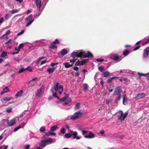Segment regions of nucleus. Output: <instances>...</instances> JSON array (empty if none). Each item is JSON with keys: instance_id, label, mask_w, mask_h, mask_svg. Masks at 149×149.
I'll return each mask as SVG.
<instances>
[{"instance_id": "1", "label": "nucleus", "mask_w": 149, "mask_h": 149, "mask_svg": "<svg viewBox=\"0 0 149 149\" xmlns=\"http://www.w3.org/2000/svg\"><path fill=\"white\" fill-rule=\"evenodd\" d=\"M59 83L56 82L54 83V88L55 91L58 92L60 95L62 94L63 91V86L62 85L58 86Z\"/></svg>"}, {"instance_id": "2", "label": "nucleus", "mask_w": 149, "mask_h": 149, "mask_svg": "<svg viewBox=\"0 0 149 149\" xmlns=\"http://www.w3.org/2000/svg\"><path fill=\"white\" fill-rule=\"evenodd\" d=\"M21 117H17L15 118H13L10 121H7L6 119H4L3 120V123L7 122V125L8 126H11L17 123V121L19 120Z\"/></svg>"}, {"instance_id": "3", "label": "nucleus", "mask_w": 149, "mask_h": 149, "mask_svg": "<svg viewBox=\"0 0 149 149\" xmlns=\"http://www.w3.org/2000/svg\"><path fill=\"white\" fill-rule=\"evenodd\" d=\"M69 95H66L61 100L60 102L65 101L64 102L65 104V105H70L71 102V100L70 98L67 99ZM62 104L63 105L64 104V103L63 102Z\"/></svg>"}, {"instance_id": "4", "label": "nucleus", "mask_w": 149, "mask_h": 149, "mask_svg": "<svg viewBox=\"0 0 149 149\" xmlns=\"http://www.w3.org/2000/svg\"><path fill=\"white\" fill-rule=\"evenodd\" d=\"M32 15L31 14L29 16L26 18L25 21L27 23L26 24L25 26L27 27L30 25L31 23L33 22L34 19H32Z\"/></svg>"}, {"instance_id": "5", "label": "nucleus", "mask_w": 149, "mask_h": 149, "mask_svg": "<svg viewBox=\"0 0 149 149\" xmlns=\"http://www.w3.org/2000/svg\"><path fill=\"white\" fill-rule=\"evenodd\" d=\"M83 54V52L78 51L77 52H73L71 54L70 56L75 58L76 57L79 58L81 57Z\"/></svg>"}, {"instance_id": "6", "label": "nucleus", "mask_w": 149, "mask_h": 149, "mask_svg": "<svg viewBox=\"0 0 149 149\" xmlns=\"http://www.w3.org/2000/svg\"><path fill=\"white\" fill-rule=\"evenodd\" d=\"M44 86H42L38 90H37L36 93V96L39 97H41L42 96V93L44 92Z\"/></svg>"}, {"instance_id": "7", "label": "nucleus", "mask_w": 149, "mask_h": 149, "mask_svg": "<svg viewBox=\"0 0 149 149\" xmlns=\"http://www.w3.org/2000/svg\"><path fill=\"white\" fill-rule=\"evenodd\" d=\"M110 58L115 61H117V62H119L122 60L121 57H119V56L116 54L112 55L110 57Z\"/></svg>"}, {"instance_id": "8", "label": "nucleus", "mask_w": 149, "mask_h": 149, "mask_svg": "<svg viewBox=\"0 0 149 149\" xmlns=\"http://www.w3.org/2000/svg\"><path fill=\"white\" fill-rule=\"evenodd\" d=\"M119 113L120 114V116L118 118V119L120 120H124L128 115V113L127 112L125 113L124 114H123L121 111H119Z\"/></svg>"}, {"instance_id": "9", "label": "nucleus", "mask_w": 149, "mask_h": 149, "mask_svg": "<svg viewBox=\"0 0 149 149\" xmlns=\"http://www.w3.org/2000/svg\"><path fill=\"white\" fill-rule=\"evenodd\" d=\"M81 115L82 113H81L80 111H79L75 112L74 115L71 117V118L72 120H75L81 116Z\"/></svg>"}, {"instance_id": "10", "label": "nucleus", "mask_w": 149, "mask_h": 149, "mask_svg": "<svg viewBox=\"0 0 149 149\" xmlns=\"http://www.w3.org/2000/svg\"><path fill=\"white\" fill-rule=\"evenodd\" d=\"M122 91L121 87L120 86H118L116 87L114 92V95H117L121 93Z\"/></svg>"}, {"instance_id": "11", "label": "nucleus", "mask_w": 149, "mask_h": 149, "mask_svg": "<svg viewBox=\"0 0 149 149\" xmlns=\"http://www.w3.org/2000/svg\"><path fill=\"white\" fill-rule=\"evenodd\" d=\"M95 137V135L91 131L89 132V134L88 135L85 136V138L88 139H91L94 138Z\"/></svg>"}, {"instance_id": "12", "label": "nucleus", "mask_w": 149, "mask_h": 149, "mask_svg": "<svg viewBox=\"0 0 149 149\" xmlns=\"http://www.w3.org/2000/svg\"><path fill=\"white\" fill-rule=\"evenodd\" d=\"M70 133H71L72 134V135L74 137V139H76L77 140L80 139L81 138L78 136H77L78 133L76 131H70Z\"/></svg>"}, {"instance_id": "13", "label": "nucleus", "mask_w": 149, "mask_h": 149, "mask_svg": "<svg viewBox=\"0 0 149 149\" xmlns=\"http://www.w3.org/2000/svg\"><path fill=\"white\" fill-rule=\"evenodd\" d=\"M27 70L29 71L30 72H31L32 71V69L31 68V67H29L26 68H22L19 69V71H18L19 73H21L22 72L25 70Z\"/></svg>"}, {"instance_id": "14", "label": "nucleus", "mask_w": 149, "mask_h": 149, "mask_svg": "<svg viewBox=\"0 0 149 149\" xmlns=\"http://www.w3.org/2000/svg\"><path fill=\"white\" fill-rule=\"evenodd\" d=\"M149 55V47H147L144 50L143 53V57L145 58Z\"/></svg>"}, {"instance_id": "15", "label": "nucleus", "mask_w": 149, "mask_h": 149, "mask_svg": "<svg viewBox=\"0 0 149 149\" xmlns=\"http://www.w3.org/2000/svg\"><path fill=\"white\" fill-rule=\"evenodd\" d=\"M84 58H92L93 57V55L89 51L87 52V53H85L84 54V52H83V55Z\"/></svg>"}, {"instance_id": "16", "label": "nucleus", "mask_w": 149, "mask_h": 149, "mask_svg": "<svg viewBox=\"0 0 149 149\" xmlns=\"http://www.w3.org/2000/svg\"><path fill=\"white\" fill-rule=\"evenodd\" d=\"M146 96V94L145 93H139L136 96L135 98L136 100H138L141 99V98L145 97Z\"/></svg>"}, {"instance_id": "17", "label": "nucleus", "mask_w": 149, "mask_h": 149, "mask_svg": "<svg viewBox=\"0 0 149 149\" xmlns=\"http://www.w3.org/2000/svg\"><path fill=\"white\" fill-rule=\"evenodd\" d=\"M46 141L44 140H42L40 142V145L43 148H44L46 146L47 144Z\"/></svg>"}, {"instance_id": "18", "label": "nucleus", "mask_w": 149, "mask_h": 149, "mask_svg": "<svg viewBox=\"0 0 149 149\" xmlns=\"http://www.w3.org/2000/svg\"><path fill=\"white\" fill-rule=\"evenodd\" d=\"M36 3L37 6L39 7V10H40V8L41 6V0H36Z\"/></svg>"}, {"instance_id": "19", "label": "nucleus", "mask_w": 149, "mask_h": 149, "mask_svg": "<svg viewBox=\"0 0 149 149\" xmlns=\"http://www.w3.org/2000/svg\"><path fill=\"white\" fill-rule=\"evenodd\" d=\"M127 97L125 95H124L123 99V104L125 105L127 103Z\"/></svg>"}, {"instance_id": "20", "label": "nucleus", "mask_w": 149, "mask_h": 149, "mask_svg": "<svg viewBox=\"0 0 149 149\" xmlns=\"http://www.w3.org/2000/svg\"><path fill=\"white\" fill-rule=\"evenodd\" d=\"M20 11V9H14L11 10L10 11V12L12 14H14L15 13H17L18 12Z\"/></svg>"}, {"instance_id": "21", "label": "nucleus", "mask_w": 149, "mask_h": 149, "mask_svg": "<svg viewBox=\"0 0 149 149\" xmlns=\"http://www.w3.org/2000/svg\"><path fill=\"white\" fill-rule=\"evenodd\" d=\"M10 33V31L9 30H8L6 33L3 35L1 37V38H7V35H8Z\"/></svg>"}, {"instance_id": "22", "label": "nucleus", "mask_w": 149, "mask_h": 149, "mask_svg": "<svg viewBox=\"0 0 149 149\" xmlns=\"http://www.w3.org/2000/svg\"><path fill=\"white\" fill-rule=\"evenodd\" d=\"M12 99V97L10 96L6 97L3 98V100L5 101L8 102L10 100Z\"/></svg>"}, {"instance_id": "23", "label": "nucleus", "mask_w": 149, "mask_h": 149, "mask_svg": "<svg viewBox=\"0 0 149 149\" xmlns=\"http://www.w3.org/2000/svg\"><path fill=\"white\" fill-rule=\"evenodd\" d=\"M55 69L56 68H49L47 70V72L49 74L53 73Z\"/></svg>"}, {"instance_id": "24", "label": "nucleus", "mask_w": 149, "mask_h": 149, "mask_svg": "<svg viewBox=\"0 0 149 149\" xmlns=\"http://www.w3.org/2000/svg\"><path fill=\"white\" fill-rule=\"evenodd\" d=\"M23 93V91L22 90H21L20 91H19L15 95V96L16 97H20L22 96Z\"/></svg>"}, {"instance_id": "25", "label": "nucleus", "mask_w": 149, "mask_h": 149, "mask_svg": "<svg viewBox=\"0 0 149 149\" xmlns=\"http://www.w3.org/2000/svg\"><path fill=\"white\" fill-rule=\"evenodd\" d=\"M61 53L62 55H64L68 53V51L65 49H63L62 50Z\"/></svg>"}, {"instance_id": "26", "label": "nucleus", "mask_w": 149, "mask_h": 149, "mask_svg": "<svg viewBox=\"0 0 149 149\" xmlns=\"http://www.w3.org/2000/svg\"><path fill=\"white\" fill-rule=\"evenodd\" d=\"M72 134L71 133H66L65 134V138H70L72 136Z\"/></svg>"}, {"instance_id": "27", "label": "nucleus", "mask_w": 149, "mask_h": 149, "mask_svg": "<svg viewBox=\"0 0 149 149\" xmlns=\"http://www.w3.org/2000/svg\"><path fill=\"white\" fill-rule=\"evenodd\" d=\"M83 65V64L82 61H78L75 64V65L76 66L82 65Z\"/></svg>"}, {"instance_id": "28", "label": "nucleus", "mask_w": 149, "mask_h": 149, "mask_svg": "<svg viewBox=\"0 0 149 149\" xmlns=\"http://www.w3.org/2000/svg\"><path fill=\"white\" fill-rule=\"evenodd\" d=\"M57 128V126L54 125L51 127L50 130L51 131L54 132L56 130Z\"/></svg>"}, {"instance_id": "29", "label": "nucleus", "mask_w": 149, "mask_h": 149, "mask_svg": "<svg viewBox=\"0 0 149 149\" xmlns=\"http://www.w3.org/2000/svg\"><path fill=\"white\" fill-rule=\"evenodd\" d=\"M46 142L47 143H52L53 141V139L51 138H49L47 139L46 140Z\"/></svg>"}, {"instance_id": "30", "label": "nucleus", "mask_w": 149, "mask_h": 149, "mask_svg": "<svg viewBox=\"0 0 149 149\" xmlns=\"http://www.w3.org/2000/svg\"><path fill=\"white\" fill-rule=\"evenodd\" d=\"M46 128L44 126H42L40 129V131L41 132L44 133L45 132Z\"/></svg>"}, {"instance_id": "31", "label": "nucleus", "mask_w": 149, "mask_h": 149, "mask_svg": "<svg viewBox=\"0 0 149 149\" xmlns=\"http://www.w3.org/2000/svg\"><path fill=\"white\" fill-rule=\"evenodd\" d=\"M88 131V130H82V135L84 136V137L85 138V136H86V134H87Z\"/></svg>"}, {"instance_id": "32", "label": "nucleus", "mask_w": 149, "mask_h": 149, "mask_svg": "<svg viewBox=\"0 0 149 149\" xmlns=\"http://www.w3.org/2000/svg\"><path fill=\"white\" fill-rule=\"evenodd\" d=\"M110 74L109 72L106 71L104 73L103 76L104 77H107Z\"/></svg>"}, {"instance_id": "33", "label": "nucleus", "mask_w": 149, "mask_h": 149, "mask_svg": "<svg viewBox=\"0 0 149 149\" xmlns=\"http://www.w3.org/2000/svg\"><path fill=\"white\" fill-rule=\"evenodd\" d=\"M117 77H112L111 78L109 79L108 80V81L109 82H111L113 79H115L116 78H117Z\"/></svg>"}, {"instance_id": "34", "label": "nucleus", "mask_w": 149, "mask_h": 149, "mask_svg": "<svg viewBox=\"0 0 149 149\" xmlns=\"http://www.w3.org/2000/svg\"><path fill=\"white\" fill-rule=\"evenodd\" d=\"M64 65H65V67L66 68H68L71 67V66L69 63H64Z\"/></svg>"}, {"instance_id": "35", "label": "nucleus", "mask_w": 149, "mask_h": 149, "mask_svg": "<svg viewBox=\"0 0 149 149\" xmlns=\"http://www.w3.org/2000/svg\"><path fill=\"white\" fill-rule=\"evenodd\" d=\"M7 55V53L6 52L3 51L1 54V56L2 57H4Z\"/></svg>"}, {"instance_id": "36", "label": "nucleus", "mask_w": 149, "mask_h": 149, "mask_svg": "<svg viewBox=\"0 0 149 149\" xmlns=\"http://www.w3.org/2000/svg\"><path fill=\"white\" fill-rule=\"evenodd\" d=\"M121 97V94H119V95L116 97V100H115V102H117L120 99Z\"/></svg>"}, {"instance_id": "37", "label": "nucleus", "mask_w": 149, "mask_h": 149, "mask_svg": "<svg viewBox=\"0 0 149 149\" xmlns=\"http://www.w3.org/2000/svg\"><path fill=\"white\" fill-rule=\"evenodd\" d=\"M21 125H19L17 127H15L13 130V132H16L18 130H19V129L20 128H21Z\"/></svg>"}, {"instance_id": "38", "label": "nucleus", "mask_w": 149, "mask_h": 149, "mask_svg": "<svg viewBox=\"0 0 149 149\" xmlns=\"http://www.w3.org/2000/svg\"><path fill=\"white\" fill-rule=\"evenodd\" d=\"M98 70L99 71L102 72L105 71L104 68L103 67H99Z\"/></svg>"}, {"instance_id": "39", "label": "nucleus", "mask_w": 149, "mask_h": 149, "mask_svg": "<svg viewBox=\"0 0 149 149\" xmlns=\"http://www.w3.org/2000/svg\"><path fill=\"white\" fill-rule=\"evenodd\" d=\"M149 43V37L148 38V40L144 42H143L142 45H146V44H148Z\"/></svg>"}, {"instance_id": "40", "label": "nucleus", "mask_w": 149, "mask_h": 149, "mask_svg": "<svg viewBox=\"0 0 149 149\" xmlns=\"http://www.w3.org/2000/svg\"><path fill=\"white\" fill-rule=\"evenodd\" d=\"M149 43V37L148 38V40L144 42H143L142 45H146V44H148Z\"/></svg>"}, {"instance_id": "41", "label": "nucleus", "mask_w": 149, "mask_h": 149, "mask_svg": "<svg viewBox=\"0 0 149 149\" xmlns=\"http://www.w3.org/2000/svg\"><path fill=\"white\" fill-rule=\"evenodd\" d=\"M12 109L11 108H8L6 109V112L9 113L12 111Z\"/></svg>"}, {"instance_id": "42", "label": "nucleus", "mask_w": 149, "mask_h": 149, "mask_svg": "<svg viewBox=\"0 0 149 149\" xmlns=\"http://www.w3.org/2000/svg\"><path fill=\"white\" fill-rule=\"evenodd\" d=\"M8 148V146L7 145L6 146L3 145L0 147V149H7Z\"/></svg>"}, {"instance_id": "43", "label": "nucleus", "mask_w": 149, "mask_h": 149, "mask_svg": "<svg viewBox=\"0 0 149 149\" xmlns=\"http://www.w3.org/2000/svg\"><path fill=\"white\" fill-rule=\"evenodd\" d=\"M27 122L26 121H24L20 125H21V127L22 128L24 127V126L26 125Z\"/></svg>"}, {"instance_id": "44", "label": "nucleus", "mask_w": 149, "mask_h": 149, "mask_svg": "<svg viewBox=\"0 0 149 149\" xmlns=\"http://www.w3.org/2000/svg\"><path fill=\"white\" fill-rule=\"evenodd\" d=\"M129 53V52L128 51L126 50L123 52V54L125 56H126Z\"/></svg>"}, {"instance_id": "45", "label": "nucleus", "mask_w": 149, "mask_h": 149, "mask_svg": "<svg viewBox=\"0 0 149 149\" xmlns=\"http://www.w3.org/2000/svg\"><path fill=\"white\" fill-rule=\"evenodd\" d=\"M53 95L54 97L57 98L58 99H60V97L57 96V93H54L53 94Z\"/></svg>"}, {"instance_id": "46", "label": "nucleus", "mask_w": 149, "mask_h": 149, "mask_svg": "<svg viewBox=\"0 0 149 149\" xmlns=\"http://www.w3.org/2000/svg\"><path fill=\"white\" fill-rule=\"evenodd\" d=\"M63 134L65 132V130L64 128H62L60 131Z\"/></svg>"}, {"instance_id": "47", "label": "nucleus", "mask_w": 149, "mask_h": 149, "mask_svg": "<svg viewBox=\"0 0 149 149\" xmlns=\"http://www.w3.org/2000/svg\"><path fill=\"white\" fill-rule=\"evenodd\" d=\"M24 30H22L17 34V36H20V35H22V34H23L24 33Z\"/></svg>"}, {"instance_id": "48", "label": "nucleus", "mask_w": 149, "mask_h": 149, "mask_svg": "<svg viewBox=\"0 0 149 149\" xmlns=\"http://www.w3.org/2000/svg\"><path fill=\"white\" fill-rule=\"evenodd\" d=\"M88 61V60L87 59H84L82 61V62L83 63V65L85 63H87Z\"/></svg>"}, {"instance_id": "49", "label": "nucleus", "mask_w": 149, "mask_h": 149, "mask_svg": "<svg viewBox=\"0 0 149 149\" xmlns=\"http://www.w3.org/2000/svg\"><path fill=\"white\" fill-rule=\"evenodd\" d=\"M105 132L104 130H101L100 131L99 133L98 134L99 135H102L104 134Z\"/></svg>"}, {"instance_id": "50", "label": "nucleus", "mask_w": 149, "mask_h": 149, "mask_svg": "<svg viewBox=\"0 0 149 149\" xmlns=\"http://www.w3.org/2000/svg\"><path fill=\"white\" fill-rule=\"evenodd\" d=\"M53 43L54 44H59L60 43V42L59 41L58 39H56L53 42Z\"/></svg>"}, {"instance_id": "51", "label": "nucleus", "mask_w": 149, "mask_h": 149, "mask_svg": "<svg viewBox=\"0 0 149 149\" xmlns=\"http://www.w3.org/2000/svg\"><path fill=\"white\" fill-rule=\"evenodd\" d=\"M80 104L79 103H77L76 105L75 108L76 109H78L79 108Z\"/></svg>"}, {"instance_id": "52", "label": "nucleus", "mask_w": 149, "mask_h": 149, "mask_svg": "<svg viewBox=\"0 0 149 149\" xmlns=\"http://www.w3.org/2000/svg\"><path fill=\"white\" fill-rule=\"evenodd\" d=\"M58 64V63H52L50 65L52 67H53L55 65H57Z\"/></svg>"}, {"instance_id": "53", "label": "nucleus", "mask_w": 149, "mask_h": 149, "mask_svg": "<svg viewBox=\"0 0 149 149\" xmlns=\"http://www.w3.org/2000/svg\"><path fill=\"white\" fill-rule=\"evenodd\" d=\"M3 90H5V91H6V93H7L9 91V89L7 86L5 88L3 89Z\"/></svg>"}, {"instance_id": "54", "label": "nucleus", "mask_w": 149, "mask_h": 149, "mask_svg": "<svg viewBox=\"0 0 149 149\" xmlns=\"http://www.w3.org/2000/svg\"><path fill=\"white\" fill-rule=\"evenodd\" d=\"M24 46V44L23 43H21L20 44L19 46H18V47L20 49H21L22 48V47Z\"/></svg>"}, {"instance_id": "55", "label": "nucleus", "mask_w": 149, "mask_h": 149, "mask_svg": "<svg viewBox=\"0 0 149 149\" xmlns=\"http://www.w3.org/2000/svg\"><path fill=\"white\" fill-rule=\"evenodd\" d=\"M140 47V46H136V47L135 48H134L133 49V51H136L137 50H138V49H139V48Z\"/></svg>"}, {"instance_id": "56", "label": "nucleus", "mask_w": 149, "mask_h": 149, "mask_svg": "<svg viewBox=\"0 0 149 149\" xmlns=\"http://www.w3.org/2000/svg\"><path fill=\"white\" fill-rule=\"evenodd\" d=\"M37 77H35L34 78L32 79L31 81H30L28 83V84H29L30 83V82H31L32 81H35L36 80H37Z\"/></svg>"}, {"instance_id": "57", "label": "nucleus", "mask_w": 149, "mask_h": 149, "mask_svg": "<svg viewBox=\"0 0 149 149\" xmlns=\"http://www.w3.org/2000/svg\"><path fill=\"white\" fill-rule=\"evenodd\" d=\"M14 60L15 61H19L21 60V59H20L18 57L15 58H14Z\"/></svg>"}, {"instance_id": "58", "label": "nucleus", "mask_w": 149, "mask_h": 149, "mask_svg": "<svg viewBox=\"0 0 149 149\" xmlns=\"http://www.w3.org/2000/svg\"><path fill=\"white\" fill-rule=\"evenodd\" d=\"M56 46L54 45H52L50 46V47L52 49L55 48H56Z\"/></svg>"}, {"instance_id": "59", "label": "nucleus", "mask_w": 149, "mask_h": 149, "mask_svg": "<svg viewBox=\"0 0 149 149\" xmlns=\"http://www.w3.org/2000/svg\"><path fill=\"white\" fill-rule=\"evenodd\" d=\"M12 42V40L11 39L9 40L8 42H6V43L7 44H11Z\"/></svg>"}, {"instance_id": "60", "label": "nucleus", "mask_w": 149, "mask_h": 149, "mask_svg": "<svg viewBox=\"0 0 149 149\" xmlns=\"http://www.w3.org/2000/svg\"><path fill=\"white\" fill-rule=\"evenodd\" d=\"M88 89V86H85L84 87V91H86Z\"/></svg>"}, {"instance_id": "61", "label": "nucleus", "mask_w": 149, "mask_h": 149, "mask_svg": "<svg viewBox=\"0 0 149 149\" xmlns=\"http://www.w3.org/2000/svg\"><path fill=\"white\" fill-rule=\"evenodd\" d=\"M3 17H1L0 19V24H1L3 21Z\"/></svg>"}, {"instance_id": "62", "label": "nucleus", "mask_w": 149, "mask_h": 149, "mask_svg": "<svg viewBox=\"0 0 149 149\" xmlns=\"http://www.w3.org/2000/svg\"><path fill=\"white\" fill-rule=\"evenodd\" d=\"M51 132H47L46 133L45 135H46L47 136H49L50 135H51Z\"/></svg>"}, {"instance_id": "63", "label": "nucleus", "mask_w": 149, "mask_h": 149, "mask_svg": "<svg viewBox=\"0 0 149 149\" xmlns=\"http://www.w3.org/2000/svg\"><path fill=\"white\" fill-rule=\"evenodd\" d=\"M15 50L17 51V52H19L20 49L18 47H15Z\"/></svg>"}, {"instance_id": "64", "label": "nucleus", "mask_w": 149, "mask_h": 149, "mask_svg": "<svg viewBox=\"0 0 149 149\" xmlns=\"http://www.w3.org/2000/svg\"><path fill=\"white\" fill-rule=\"evenodd\" d=\"M30 146L29 145H26L25 146V149H29Z\"/></svg>"}]
</instances>
